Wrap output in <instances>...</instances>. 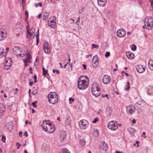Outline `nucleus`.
Wrapping results in <instances>:
<instances>
[{
    "label": "nucleus",
    "instance_id": "43",
    "mask_svg": "<svg viewBox=\"0 0 153 153\" xmlns=\"http://www.w3.org/2000/svg\"><path fill=\"white\" fill-rule=\"evenodd\" d=\"M110 55V53L108 52H107L105 55V56L106 57H108Z\"/></svg>",
    "mask_w": 153,
    "mask_h": 153
},
{
    "label": "nucleus",
    "instance_id": "10",
    "mask_svg": "<svg viewBox=\"0 0 153 153\" xmlns=\"http://www.w3.org/2000/svg\"><path fill=\"white\" fill-rule=\"evenodd\" d=\"M108 148V145L107 144L105 143L104 141L101 142L99 146V148L101 151H106Z\"/></svg>",
    "mask_w": 153,
    "mask_h": 153
},
{
    "label": "nucleus",
    "instance_id": "45",
    "mask_svg": "<svg viewBox=\"0 0 153 153\" xmlns=\"http://www.w3.org/2000/svg\"><path fill=\"white\" fill-rule=\"evenodd\" d=\"M42 3L41 2H39L37 4H36L35 5V6L36 7H37L38 6H39L40 7H42Z\"/></svg>",
    "mask_w": 153,
    "mask_h": 153
},
{
    "label": "nucleus",
    "instance_id": "49",
    "mask_svg": "<svg viewBox=\"0 0 153 153\" xmlns=\"http://www.w3.org/2000/svg\"><path fill=\"white\" fill-rule=\"evenodd\" d=\"M108 94H106V95H102L101 96V97H106L108 99H109V97H108Z\"/></svg>",
    "mask_w": 153,
    "mask_h": 153
},
{
    "label": "nucleus",
    "instance_id": "24",
    "mask_svg": "<svg viewBox=\"0 0 153 153\" xmlns=\"http://www.w3.org/2000/svg\"><path fill=\"white\" fill-rule=\"evenodd\" d=\"M6 33L3 31H0V40H4L6 37Z\"/></svg>",
    "mask_w": 153,
    "mask_h": 153
},
{
    "label": "nucleus",
    "instance_id": "29",
    "mask_svg": "<svg viewBox=\"0 0 153 153\" xmlns=\"http://www.w3.org/2000/svg\"><path fill=\"white\" fill-rule=\"evenodd\" d=\"M71 121V117H67L65 121L66 125H70V124Z\"/></svg>",
    "mask_w": 153,
    "mask_h": 153
},
{
    "label": "nucleus",
    "instance_id": "14",
    "mask_svg": "<svg viewBox=\"0 0 153 153\" xmlns=\"http://www.w3.org/2000/svg\"><path fill=\"white\" fill-rule=\"evenodd\" d=\"M60 136L59 139L62 142H64V141L66 138V133L65 131H61L60 132Z\"/></svg>",
    "mask_w": 153,
    "mask_h": 153
},
{
    "label": "nucleus",
    "instance_id": "42",
    "mask_svg": "<svg viewBox=\"0 0 153 153\" xmlns=\"http://www.w3.org/2000/svg\"><path fill=\"white\" fill-rule=\"evenodd\" d=\"M99 118L98 117H96L92 121V122L93 123H96L97 122Z\"/></svg>",
    "mask_w": 153,
    "mask_h": 153
},
{
    "label": "nucleus",
    "instance_id": "54",
    "mask_svg": "<svg viewBox=\"0 0 153 153\" xmlns=\"http://www.w3.org/2000/svg\"><path fill=\"white\" fill-rule=\"evenodd\" d=\"M32 93V94L33 95H36V94H37V92H35L34 91H33Z\"/></svg>",
    "mask_w": 153,
    "mask_h": 153
},
{
    "label": "nucleus",
    "instance_id": "28",
    "mask_svg": "<svg viewBox=\"0 0 153 153\" xmlns=\"http://www.w3.org/2000/svg\"><path fill=\"white\" fill-rule=\"evenodd\" d=\"M93 134L95 137L98 136L99 134L98 130L97 129H94Z\"/></svg>",
    "mask_w": 153,
    "mask_h": 153
},
{
    "label": "nucleus",
    "instance_id": "56",
    "mask_svg": "<svg viewBox=\"0 0 153 153\" xmlns=\"http://www.w3.org/2000/svg\"><path fill=\"white\" fill-rule=\"evenodd\" d=\"M22 132L20 131L19 132V135L20 137H21L22 136Z\"/></svg>",
    "mask_w": 153,
    "mask_h": 153
},
{
    "label": "nucleus",
    "instance_id": "61",
    "mask_svg": "<svg viewBox=\"0 0 153 153\" xmlns=\"http://www.w3.org/2000/svg\"><path fill=\"white\" fill-rule=\"evenodd\" d=\"M33 81H31V82H29V85L30 86H32V85H33Z\"/></svg>",
    "mask_w": 153,
    "mask_h": 153
},
{
    "label": "nucleus",
    "instance_id": "53",
    "mask_svg": "<svg viewBox=\"0 0 153 153\" xmlns=\"http://www.w3.org/2000/svg\"><path fill=\"white\" fill-rule=\"evenodd\" d=\"M139 141H137L136 142V143L137 144V147H138L139 146Z\"/></svg>",
    "mask_w": 153,
    "mask_h": 153
},
{
    "label": "nucleus",
    "instance_id": "52",
    "mask_svg": "<svg viewBox=\"0 0 153 153\" xmlns=\"http://www.w3.org/2000/svg\"><path fill=\"white\" fill-rule=\"evenodd\" d=\"M48 73V71L47 70H46V71H44V72H43V75H45Z\"/></svg>",
    "mask_w": 153,
    "mask_h": 153
},
{
    "label": "nucleus",
    "instance_id": "26",
    "mask_svg": "<svg viewBox=\"0 0 153 153\" xmlns=\"http://www.w3.org/2000/svg\"><path fill=\"white\" fill-rule=\"evenodd\" d=\"M128 131L131 134V136L134 135V133L135 131V130L133 128H129L128 129Z\"/></svg>",
    "mask_w": 153,
    "mask_h": 153
},
{
    "label": "nucleus",
    "instance_id": "48",
    "mask_svg": "<svg viewBox=\"0 0 153 153\" xmlns=\"http://www.w3.org/2000/svg\"><path fill=\"white\" fill-rule=\"evenodd\" d=\"M16 145L17 146V149H19L20 148V146L21 145V144H19L18 142H17L16 143Z\"/></svg>",
    "mask_w": 153,
    "mask_h": 153
},
{
    "label": "nucleus",
    "instance_id": "44",
    "mask_svg": "<svg viewBox=\"0 0 153 153\" xmlns=\"http://www.w3.org/2000/svg\"><path fill=\"white\" fill-rule=\"evenodd\" d=\"M25 13L26 15V18L27 19L28 18V13L27 10L25 11Z\"/></svg>",
    "mask_w": 153,
    "mask_h": 153
},
{
    "label": "nucleus",
    "instance_id": "38",
    "mask_svg": "<svg viewBox=\"0 0 153 153\" xmlns=\"http://www.w3.org/2000/svg\"><path fill=\"white\" fill-rule=\"evenodd\" d=\"M80 143L81 145L84 146L85 144V140L84 139H82L80 140Z\"/></svg>",
    "mask_w": 153,
    "mask_h": 153
},
{
    "label": "nucleus",
    "instance_id": "36",
    "mask_svg": "<svg viewBox=\"0 0 153 153\" xmlns=\"http://www.w3.org/2000/svg\"><path fill=\"white\" fill-rule=\"evenodd\" d=\"M44 50L45 53L46 54H48L50 52V48H45Z\"/></svg>",
    "mask_w": 153,
    "mask_h": 153
},
{
    "label": "nucleus",
    "instance_id": "3",
    "mask_svg": "<svg viewBox=\"0 0 153 153\" xmlns=\"http://www.w3.org/2000/svg\"><path fill=\"white\" fill-rule=\"evenodd\" d=\"M97 84H93L91 88L92 94L96 97L99 96L100 94V90L97 85Z\"/></svg>",
    "mask_w": 153,
    "mask_h": 153
},
{
    "label": "nucleus",
    "instance_id": "34",
    "mask_svg": "<svg viewBox=\"0 0 153 153\" xmlns=\"http://www.w3.org/2000/svg\"><path fill=\"white\" fill-rule=\"evenodd\" d=\"M48 13H46L44 14L43 15V19L45 20H46L48 18Z\"/></svg>",
    "mask_w": 153,
    "mask_h": 153
},
{
    "label": "nucleus",
    "instance_id": "7",
    "mask_svg": "<svg viewBox=\"0 0 153 153\" xmlns=\"http://www.w3.org/2000/svg\"><path fill=\"white\" fill-rule=\"evenodd\" d=\"M108 127L111 130L114 131L117 128V124L116 121H111L109 123L108 125Z\"/></svg>",
    "mask_w": 153,
    "mask_h": 153
},
{
    "label": "nucleus",
    "instance_id": "57",
    "mask_svg": "<svg viewBox=\"0 0 153 153\" xmlns=\"http://www.w3.org/2000/svg\"><path fill=\"white\" fill-rule=\"evenodd\" d=\"M24 135L26 137H27L28 136V134H27V132H25L24 134Z\"/></svg>",
    "mask_w": 153,
    "mask_h": 153
},
{
    "label": "nucleus",
    "instance_id": "4",
    "mask_svg": "<svg viewBox=\"0 0 153 153\" xmlns=\"http://www.w3.org/2000/svg\"><path fill=\"white\" fill-rule=\"evenodd\" d=\"M146 22L147 27L148 30H151L153 27V19L152 17H147L145 19V23Z\"/></svg>",
    "mask_w": 153,
    "mask_h": 153
},
{
    "label": "nucleus",
    "instance_id": "46",
    "mask_svg": "<svg viewBox=\"0 0 153 153\" xmlns=\"http://www.w3.org/2000/svg\"><path fill=\"white\" fill-rule=\"evenodd\" d=\"M133 46H134V48H133V47H132L131 48V50L133 51H135L136 50V49H137V47H136V46L134 44H133Z\"/></svg>",
    "mask_w": 153,
    "mask_h": 153
},
{
    "label": "nucleus",
    "instance_id": "31",
    "mask_svg": "<svg viewBox=\"0 0 153 153\" xmlns=\"http://www.w3.org/2000/svg\"><path fill=\"white\" fill-rule=\"evenodd\" d=\"M60 153H70L69 151L66 149H64L60 151Z\"/></svg>",
    "mask_w": 153,
    "mask_h": 153
},
{
    "label": "nucleus",
    "instance_id": "15",
    "mask_svg": "<svg viewBox=\"0 0 153 153\" xmlns=\"http://www.w3.org/2000/svg\"><path fill=\"white\" fill-rule=\"evenodd\" d=\"M93 66L96 67L98 66L99 63V59L97 55L94 56L93 59Z\"/></svg>",
    "mask_w": 153,
    "mask_h": 153
},
{
    "label": "nucleus",
    "instance_id": "17",
    "mask_svg": "<svg viewBox=\"0 0 153 153\" xmlns=\"http://www.w3.org/2000/svg\"><path fill=\"white\" fill-rule=\"evenodd\" d=\"M107 2V0H97L98 4L101 7H104Z\"/></svg>",
    "mask_w": 153,
    "mask_h": 153
},
{
    "label": "nucleus",
    "instance_id": "23",
    "mask_svg": "<svg viewBox=\"0 0 153 153\" xmlns=\"http://www.w3.org/2000/svg\"><path fill=\"white\" fill-rule=\"evenodd\" d=\"M147 93L149 95H153V86L148 87Z\"/></svg>",
    "mask_w": 153,
    "mask_h": 153
},
{
    "label": "nucleus",
    "instance_id": "40",
    "mask_svg": "<svg viewBox=\"0 0 153 153\" xmlns=\"http://www.w3.org/2000/svg\"><path fill=\"white\" fill-rule=\"evenodd\" d=\"M49 21H50V22L53 24H55V22L54 21V19L53 18H50L49 19Z\"/></svg>",
    "mask_w": 153,
    "mask_h": 153
},
{
    "label": "nucleus",
    "instance_id": "33",
    "mask_svg": "<svg viewBox=\"0 0 153 153\" xmlns=\"http://www.w3.org/2000/svg\"><path fill=\"white\" fill-rule=\"evenodd\" d=\"M50 48V47L49 46L48 42H45L44 43L43 48L45 49V48Z\"/></svg>",
    "mask_w": 153,
    "mask_h": 153
},
{
    "label": "nucleus",
    "instance_id": "41",
    "mask_svg": "<svg viewBox=\"0 0 153 153\" xmlns=\"http://www.w3.org/2000/svg\"><path fill=\"white\" fill-rule=\"evenodd\" d=\"M6 140V137L5 136L2 135V141L4 143L5 142V140Z\"/></svg>",
    "mask_w": 153,
    "mask_h": 153
},
{
    "label": "nucleus",
    "instance_id": "19",
    "mask_svg": "<svg viewBox=\"0 0 153 153\" xmlns=\"http://www.w3.org/2000/svg\"><path fill=\"white\" fill-rule=\"evenodd\" d=\"M137 70L139 73H141L145 71V68L143 66L140 65L137 67Z\"/></svg>",
    "mask_w": 153,
    "mask_h": 153
},
{
    "label": "nucleus",
    "instance_id": "47",
    "mask_svg": "<svg viewBox=\"0 0 153 153\" xmlns=\"http://www.w3.org/2000/svg\"><path fill=\"white\" fill-rule=\"evenodd\" d=\"M30 31L31 32V33H35V29L33 28V27H32L31 28V29L30 30Z\"/></svg>",
    "mask_w": 153,
    "mask_h": 153
},
{
    "label": "nucleus",
    "instance_id": "12",
    "mask_svg": "<svg viewBox=\"0 0 153 153\" xmlns=\"http://www.w3.org/2000/svg\"><path fill=\"white\" fill-rule=\"evenodd\" d=\"M126 35L125 31L122 29H120L117 31V36L120 38L123 37Z\"/></svg>",
    "mask_w": 153,
    "mask_h": 153
},
{
    "label": "nucleus",
    "instance_id": "59",
    "mask_svg": "<svg viewBox=\"0 0 153 153\" xmlns=\"http://www.w3.org/2000/svg\"><path fill=\"white\" fill-rule=\"evenodd\" d=\"M132 123L133 124H135L136 123V121L135 119H133L132 121Z\"/></svg>",
    "mask_w": 153,
    "mask_h": 153
},
{
    "label": "nucleus",
    "instance_id": "25",
    "mask_svg": "<svg viewBox=\"0 0 153 153\" xmlns=\"http://www.w3.org/2000/svg\"><path fill=\"white\" fill-rule=\"evenodd\" d=\"M126 54L128 58L129 59H132L134 58V55L133 53L128 52L126 53Z\"/></svg>",
    "mask_w": 153,
    "mask_h": 153
},
{
    "label": "nucleus",
    "instance_id": "64",
    "mask_svg": "<svg viewBox=\"0 0 153 153\" xmlns=\"http://www.w3.org/2000/svg\"><path fill=\"white\" fill-rule=\"evenodd\" d=\"M116 153H123V152H120L118 151H115Z\"/></svg>",
    "mask_w": 153,
    "mask_h": 153
},
{
    "label": "nucleus",
    "instance_id": "50",
    "mask_svg": "<svg viewBox=\"0 0 153 153\" xmlns=\"http://www.w3.org/2000/svg\"><path fill=\"white\" fill-rule=\"evenodd\" d=\"M55 24L52 23L51 25H49V26L51 28H54L55 27Z\"/></svg>",
    "mask_w": 153,
    "mask_h": 153
},
{
    "label": "nucleus",
    "instance_id": "6",
    "mask_svg": "<svg viewBox=\"0 0 153 153\" xmlns=\"http://www.w3.org/2000/svg\"><path fill=\"white\" fill-rule=\"evenodd\" d=\"M88 81H78V88L80 90H84L88 87Z\"/></svg>",
    "mask_w": 153,
    "mask_h": 153
},
{
    "label": "nucleus",
    "instance_id": "8",
    "mask_svg": "<svg viewBox=\"0 0 153 153\" xmlns=\"http://www.w3.org/2000/svg\"><path fill=\"white\" fill-rule=\"evenodd\" d=\"M30 52V51H28L27 52L26 58L23 59V62L25 64V66H27L28 65L27 64V62L30 63L31 62V56L29 52Z\"/></svg>",
    "mask_w": 153,
    "mask_h": 153
},
{
    "label": "nucleus",
    "instance_id": "60",
    "mask_svg": "<svg viewBox=\"0 0 153 153\" xmlns=\"http://www.w3.org/2000/svg\"><path fill=\"white\" fill-rule=\"evenodd\" d=\"M74 98H73V99H72V98H69V101H74Z\"/></svg>",
    "mask_w": 153,
    "mask_h": 153
},
{
    "label": "nucleus",
    "instance_id": "39",
    "mask_svg": "<svg viewBox=\"0 0 153 153\" xmlns=\"http://www.w3.org/2000/svg\"><path fill=\"white\" fill-rule=\"evenodd\" d=\"M37 103V101L36 100L34 102H32V105H33L34 107H36L37 105H36V104Z\"/></svg>",
    "mask_w": 153,
    "mask_h": 153
},
{
    "label": "nucleus",
    "instance_id": "51",
    "mask_svg": "<svg viewBox=\"0 0 153 153\" xmlns=\"http://www.w3.org/2000/svg\"><path fill=\"white\" fill-rule=\"evenodd\" d=\"M127 84H128V86L127 87V89H126L125 90H126V91H128V90H129V88H130V86H129V83L128 82H127Z\"/></svg>",
    "mask_w": 153,
    "mask_h": 153
},
{
    "label": "nucleus",
    "instance_id": "21",
    "mask_svg": "<svg viewBox=\"0 0 153 153\" xmlns=\"http://www.w3.org/2000/svg\"><path fill=\"white\" fill-rule=\"evenodd\" d=\"M112 109L110 107H107L106 109L105 113L107 116H109L112 113Z\"/></svg>",
    "mask_w": 153,
    "mask_h": 153
},
{
    "label": "nucleus",
    "instance_id": "22",
    "mask_svg": "<svg viewBox=\"0 0 153 153\" xmlns=\"http://www.w3.org/2000/svg\"><path fill=\"white\" fill-rule=\"evenodd\" d=\"M78 81H88V78L86 75H82L80 76Z\"/></svg>",
    "mask_w": 153,
    "mask_h": 153
},
{
    "label": "nucleus",
    "instance_id": "2",
    "mask_svg": "<svg viewBox=\"0 0 153 153\" xmlns=\"http://www.w3.org/2000/svg\"><path fill=\"white\" fill-rule=\"evenodd\" d=\"M48 101L50 103L54 104L58 101L57 94L55 92H50L48 94Z\"/></svg>",
    "mask_w": 153,
    "mask_h": 153
},
{
    "label": "nucleus",
    "instance_id": "62",
    "mask_svg": "<svg viewBox=\"0 0 153 153\" xmlns=\"http://www.w3.org/2000/svg\"><path fill=\"white\" fill-rule=\"evenodd\" d=\"M149 1L151 3V5H153V0H150Z\"/></svg>",
    "mask_w": 153,
    "mask_h": 153
},
{
    "label": "nucleus",
    "instance_id": "27",
    "mask_svg": "<svg viewBox=\"0 0 153 153\" xmlns=\"http://www.w3.org/2000/svg\"><path fill=\"white\" fill-rule=\"evenodd\" d=\"M148 66L151 70L153 71V60H150L149 61Z\"/></svg>",
    "mask_w": 153,
    "mask_h": 153
},
{
    "label": "nucleus",
    "instance_id": "13",
    "mask_svg": "<svg viewBox=\"0 0 153 153\" xmlns=\"http://www.w3.org/2000/svg\"><path fill=\"white\" fill-rule=\"evenodd\" d=\"M111 81V79L110 77L108 75H105L102 79L103 83L106 84L110 83Z\"/></svg>",
    "mask_w": 153,
    "mask_h": 153
},
{
    "label": "nucleus",
    "instance_id": "32",
    "mask_svg": "<svg viewBox=\"0 0 153 153\" xmlns=\"http://www.w3.org/2000/svg\"><path fill=\"white\" fill-rule=\"evenodd\" d=\"M5 63H7L8 64L10 63L11 64V65L12 64V62H11V60L10 58H8L7 59H5Z\"/></svg>",
    "mask_w": 153,
    "mask_h": 153
},
{
    "label": "nucleus",
    "instance_id": "18",
    "mask_svg": "<svg viewBox=\"0 0 153 153\" xmlns=\"http://www.w3.org/2000/svg\"><path fill=\"white\" fill-rule=\"evenodd\" d=\"M6 56V52L4 51L3 48L0 47V58H2Z\"/></svg>",
    "mask_w": 153,
    "mask_h": 153
},
{
    "label": "nucleus",
    "instance_id": "9",
    "mask_svg": "<svg viewBox=\"0 0 153 153\" xmlns=\"http://www.w3.org/2000/svg\"><path fill=\"white\" fill-rule=\"evenodd\" d=\"M126 112L128 115H131L134 112L135 108L134 105H130L126 107Z\"/></svg>",
    "mask_w": 153,
    "mask_h": 153
},
{
    "label": "nucleus",
    "instance_id": "35",
    "mask_svg": "<svg viewBox=\"0 0 153 153\" xmlns=\"http://www.w3.org/2000/svg\"><path fill=\"white\" fill-rule=\"evenodd\" d=\"M99 46L98 44L96 45L95 44H92L91 46V48H96V49L99 48Z\"/></svg>",
    "mask_w": 153,
    "mask_h": 153
},
{
    "label": "nucleus",
    "instance_id": "58",
    "mask_svg": "<svg viewBox=\"0 0 153 153\" xmlns=\"http://www.w3.org/2000/svg\"><path fill=\"white\" fill-rule=\"evenodd\" d=\"M70 56L69 54L68 55V62L67 63V64H68L70 62Z\"/></svg>",
    "mask_w": 153,
    "mask_h": 153
},
{
    "label": "nucleus",
    "instance_id": "11",
    "mask_svg": "<svg viewBox=\"0 0 153 153\" xmlns=\"http://www.w3.org/2000/svg\"><path fill=\"white\" fill-rule=\"evenodd\" d=\"M87 123V121L85 120H83L82 121H80L79 123V127L82 129H84L88 127Z\"/></svg>",
    "mask_w": 153,
    "mask_h": 153
},
{
    "label": "nucleus",
    "instance_id": "16",
    "mask_svg": "<svg viewBox=\"0 0 153 153\" xmlns=\"http://www.w3.org/2000/svg\"><path fill=\"white\" fill-rule=\"evenodd\" d=\"M5 108L3 104L0 103V117L2 116L4 113Z\"/></svg>",
    "mask_w": 153,
    "mask_h": 153
},
{
    "label": "nucleus",
    "instance_id": "30",
    "mask_svg": "<svg viewBox=\"0 0 153 153\" xmlns=\"http://www.w3.org/2000/svg\"><path fill=\"white\" fill-rule=\"evenodd\" d=\"M11 64L10 63L8 64L7 63H5V66L4 67V69L7 70L9 69L10 68V66H11Z\"/></svg>",
    "mask_w": 153,
    "mask_h": 153
},
{
    "label": "nucleus",
    "instance_id": "5",
    "mask_svg": "<svg viewBox=\"0 0 153 153\" xmlns=\"http://www.w3.org/2000/svg\"><path fill=\"white\" fill-rule=\"evenodd\" d=\"M13 53L16 54V56H19L20 57L22 56L21 53H22L23 56L22 57H23L25 55L24 54H23L22 53L23 51V50L22 48H21V47L19 46H15L13 48Z\"/></svg>",
    "mask_w": 153,
    "mask_h": 153
},
{
    "label": "nucleus",
    "instance_id": "20",
    "mask_svg": "<svg viewBox=\"0 0 153 153\" xmlns=\"http://www.w3.org/2000/svg\"><path fill=\"white\" fill-rule=\"evenodd\" d=\"M34 33H31V32L29 31L28 29L27 28V37L29 38L33 39L35 36Z\"/></svg>",
    "mask_w": 153,
    "mask_h": 153
},
{
    "label": "nucleus",
    "instance_id": "37",
    "mask_svg": "<svg viewBox=\"0 0 153 153\" xmlns=\"http://www.w3.org/2000/svg\"><path fill=\"white\" fill-rule=\"evenodd\" d=\"M39 30H38V34H37L36 36V45H38V43L39 42Z\"/></svg>",
    "mask_w": 153,
    "mask_h": 153
},
{
    "label": "nucleus",
    "instance_id": "55",
    "mask_svg": "<svg viewBox=\"0 0 153 153\" xmlns=\"http://www.w3.org/2000/svg\"><path fill=\"white\" fill-rule=\"evenodd\" d=\"M83 68L84 70H86V65L85 64H83L82 65Z\"/></svg>",
    "mask_w": 153,
    "mask_h": 153
},
{
    "label": "nucleus",
    "instance_id": "1",
    "mask_svg": "<svg viewBox=\"0 0 153 153\" xmlns=\"http://www.w3.org/2000/svg\"><path fill=\"white\" fill-rule=\"evenodd\" d=\"M42 127L44 131L48 133H51L55 130L53 125L49 121H44L42 125Z\"/></svg>",
    "mask_w": 153,
    "mask_h": 153
},
{
    "label": "nucleus",
    "instance_id": "63",
    "mask_svg": "<svg viewBox=\"0 0 153 153\" xmlns=\"http://www.w3.org/2000/svg\"><path fill=\"white\" fill-rule=\"evenodd\" d=\"M41 16V14L40 13L39 14V15L37 16V19H39L40 18Z\"/></svg>",
    "mask_w": 153,
    "mask_h": 153
}]
</instances>
